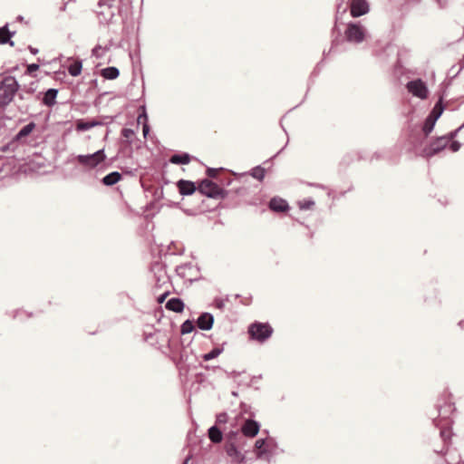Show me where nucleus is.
<instances>
[{
  "label": "nucleus",
  "instance_id": "obj_1",
  "mask_svg": "<svg viewBox=\"0 0 464 464\" xmlns=\"http://www.w3.org/2000/svg\"><path fill=\"white\" fill-rule=\"evenodd\" d=\"M331 34V47L328 51L324 50L323 52L324 59L332 53L341 52V50H339V46L343 44L344 42L356 44H362L366 40L368 36V31L361 22L350 21L346 24L343 35L342 30L336 24H334Z\"/></svg>",
  "mask_w": 464,
  "mask_h": 464
},
{
  "label": "nucleus",
  "instance_id": "obj_2",
  "mask_svg": "<svg viewBox=\"0 0 464 464\" xmlns=\"http://www.w3.org/2000/svg\"><path fill=\"white\" fill-rule=\"evenodd\" d=\"M435 124L436 122L432 121L427 117L421 126H420L418 123H412L411 121H409L406 127V135L409 141L414 147L421 145L432 132Z\"/></svg>",
  "mask_w": 464,
  "mask_h": 464
},
{
  "label": "nucleus",
  "instance_id": "obj_3",
  "mask_svg": "<svg viewBox=\"0 0 464 464\" xmlns=\"http://www.w3.org/2000/svg\"><path fill=\"white\" fill-rule=\"evenodd\" d=\"M232 190L222 188L217 182L209 179L199 180L198 194L212 199H224L229 197Z\"/></svg>",
  "mask_w": 464,
  "mask_h": 464
},
{
  "label": "nucleus",
  "instance_id": "obj_4",
  "mask_svg": "<svg viewBox=\"0 0 464 464\" xmlns=\"http://www.w3.org/2000/svg\"><path fill=\"white\" fill-rule=\"evenodd\" d=\"M274 329L269 323L255 321L247 327V334L251 340L260 343L266 342L273 334Z\"/></svg>",
  "mask_w": 464,
  "mask_h": 464
},
{
  "label": "nucleus",
  "instance_id": "obj_5",
  "mask_svg": "<svg viewBox=\"0 0 464 464\" xmlns=\"http://www.w3.org/2000/svg\"><path fill=\"white\" fill-rule=\"evenodd\" d=\"M19 85L14 77H5L0 82V108L7 106L14 99Z\"/></svg>",
  "mask_w": 464,
  "mask_h": 464
},
{
  "label": "nucleus",
  "instance_id": "obj_6",
  "mask_svg": "<svg viewBox=\"0 0 464 464\" xmlns=\"http://www.w3.org/2000/svg\"><path fill=\"white\" fill-rule=\"evenodd\" d=\"M435 409L438 412V417L441 420H448L450 414L456 410L454 403L451 401L450 394L446 392H443L438 399Z\"/></svg>",
  "mask_w": 464,
  "mask_h": 464
},
{
  "label": "nucleus",
  "instance_id": "obj_7",
  "mask_svg": "<svg viewBox=\"0 0 464 464\" xmlns=\"http://www.w3.org/2000/svg\"><path fill=\"white\" fill-rule=\"evenodd\" d=\"M176 276L189 284L199 279V269L192 263L176 266Z\"/></svg>",
  "mask_w": 464,
  "mask_h": 464
},
{
  "label": "nucleus",
  "instance_id": "obj_8",
  "mask_svg": "<svg viewBox=\"0 0 464 464\" xmlns=\"http://www.w3.org/2000/svg\"><path fill=\"white\" fill-rule=\"evenodd\" d=\"M406 88L412 96L425 100L429 96L427 83L420 78L411 80L407 82Z\"/></svg>",
  "mask_w": 464,
  "mask_h": 464
},
{
  "label": "nucleus",
  "instance_id": "obj_9",
  "mask_svg": "<svg viewBox=\"0 0 464 464\" xmlns=\"http://www.w3.org/2000/svg\"><path fill=\"white\" fill-rule=\"evenodd\" d=\"M447 146L448 140H446V137H438L423 148L422 156L425 158H431L439 152L444 150Z\"/></svg>",
  "mask_w": 464,
  "mask_h": 464
},
{
  "label": "nucleus",
  "instance_id": "obj_10",
  "mask_svg": "<svg viewBox=\"0 0 464 464\" xmlns=\"http://www.w3.org/2000/svg\"><path fill=\"white\" fill-rule=\"evenodd\" d=\"M106 156L103 150H100L93 154L90 155H79L76 160L83 166L89 168H94L105 160Z\"/></svg>",
  "mask_w": 464,
  "mask_h": 464
},
{
  "label": "nucleus",
  "instance_id": "obj_11",
  "mask_svg": "<svg viewBox=\"0 0 464 464\" xmlns=\"http://www.w3.org/2000/svg\"><path fill=\"white\" fill-rule=\"evenodd\" d=\"M260 427L259 421L254 420V418H246L241 425L240 431L244 438H255L258 434Z\"/></svg>",
  "mask_w": 464,
  "mask_h": 464
},
{
  "label": "nucleus",
  "instance_id": "obj_12",
  "mask_svg": "<svg viewBox=\"0 0 464 464\" xmlns=\"http://www.w3.org/2000/svg\"><path fill=\"white\" fill-rule=\"evenodd\" d=\"M176 187L181 196H191L196 192L198 193L199 180L198 182L180 179L176 182Z\"/></svg>",
  "mask_w": 464,
  "mask_h": 464
},
{
  "label": "nucleus",
  "instance_id": "obj_13",
  "mask_svg": "<svg viewBox=\"0 0 464 464\" xmlns=\"http://www.w3.org/2000/svg\"><path fill=\"white\" fill-rule=\"evenodd\" d=\"M349 10L351 16L357 18L369 13L370 5L367 0H351Z\"/></svg>",
  "mask_w": 464,
  "mask_h": 464
},
{
  "label": "nucleus",
  "instance_id": "obj_14",
  "mask_svg": "<svg viewBox=\"0 0 464 464\" xmlns=\"http://www.w3.org/2000/svg\"><path fill=\"white\" fill-rule=\"evenodd\" d=\"M240 445H234L231 443H225V450L229 458H231L233 462L237 464H242L246 462V455L242 453L238 447Z\"/></svg>",
  "mask_w": 464,
  "mask_h": 464
},
{
  "label": "nucleus",
  "instance_id": "obj_15",
  "mask_svg": "<svg viewBox=\"0 0 464 464\" xmlns=\"http://www.w3.org/2000/svg\"><path fill=\"white\" fill-rule=\"evenodd\" d=\"M274 442V439L260 438L255 442L256 455L258 459L270 454V443Z\"/></svg>",
  "mask_w": 464,
  "mask_h": 464
},
{
  "label": "nucleus",
  "instance_id": "obj_16",
  "mask_svg": "<svg viewBox=\"0 0 464 464\" xmlns=\"http://www.w3.org/2000/svg\"><path fill=\"white\" fill-rule=\"evenodd\" d=\"M268 208L276 213L286 212L290 208L288 202L278 196H275L270 198Z\"/></svg>",
  "mask_w": 464,
  "mask_h": 464
},
{
  "label": "nucleus",
  "instance_id": "obj_17",
  "mask_svg": "<svg viewBox=\"0 0 464 464\" xmlns=\"http://www.w3.org/2000/svg\"><path fill=\"white\" fill-rule=\"evenodd\" d=\"M214 315L211 313L204 312L197 319V325L202 331H209L214 325Z\"/></svg>",
  "mask_w": 464,
  "mask_h": 464
},
{
  "label": "nucleus",
  "instance_id": "obj_18",
  "mask_svg": "<svg viewBox=\"0 0 464 464\" xmlns=\"http://www.w3.org/2000/svg\"><path fill=\"white\" fill-rule=\"evenodd\" d=\"M444 110L445 105L443 104L442 98H440L438 102L435 103L432 110L427 115V118L434 122H437V121L440 118L441 114L443 113Z\"/></svg>",
  "mask_w": 464,
  "mask_h": 464
},
{
  "label": "nucleus",
  "instance_id": "obj_19",
  "mask_svg": "<svg viewBox=\"0 0 464 464\" xmlns=\"http://www.w3.org/2000/svg\"><path fill=\"white\" fill-rule=\"evenodd\" d=\"M444 110L445 105L443 104L442 98H440L438 102L435 103L432 110L427 115V118L434 122H437V121L440 118L441 114L443 113Z\"/></svg>",
  "mask_w": 464,
  "mask_h": 464
},
{
  "label": "nucleus",
  "instance_id": "obj_20",
  "mask_svg": "<svg viewBox=\"0 0 464 464\" xmlns=\"http://www.w3.org/2000/svg\"><path fill=\"white\" fill-rule=\"evenodd\" d=\"M208 437L214 444H218L223 440V430L218 425H212L208 430Z\"/></svg>",
  "mask_w": 464,
  "mask_h": 464
},
{
  "label": "nucleus",
  "instance_id": "obj_21",
  "mask_svg": "<svg viewBox=\"0 0 464 464\" xmlns=\"http://www.w3.org/2000/svg\"><path fill=\"white\" fill-rule=\"evenodd\" d=\"M244 437L239 433V430H230L226 435V443L234 445H243Z\"/></svg>",
  "mask_w": 464,
  "mask_h": 464
},
{
  "label": "nucleus",
  "instance_id": "obj_22",
  "mask_svg": "<svg viewBox=\"0 0 464 464\" xmlns=\"http://www.w3.org/2000/svg\"><path fill=\"white\" fill-rule=\"evenodd\" d=\"M121 179V173H119L117 171H113V172L106 175L102 179V183L106 186H112V185L118 183Z\"/></svg>",
  "mask_w": 464,
  "mask_h": 464
},
{
  "label": "nucleus",
  "instance_id": "obj_23",
  "mask_svg": "<svg viewBox=\"0 0 464 464\" xmlns=\"http://www.w3.org/2000/svg\"><path fill=\"white\" fill-rule=\"evenodd\" d=\"M193 157L184 151H176V165H187L188 164Z\"/></svg>",
  "mask_w": 464,
  "mask_h": 464
},
{
  "label": "nucleus",
  "instance_id": "obj_24",
  "mask_svg": "<svg viewBox=\"0 0 464 464\" xmlns=\"http://www.w3.org/2000/svg\"><path fill=\"white\" fill-rule=\"evenodd\" d=\"M248 174L258 181H262L266 177V169L261 165H257L251 169Z\"/></svg>",
  "mask_w": 464,
  "mask_h": 464
},
{
  "label": "nucleus",
  "instance_id": "obj_25",
  "mask_svg": "<svg viewBox=\"0 0 464 464\" xmlns=\"http://www.w3.org/2000/svg\"><path fill=\"white\" fill-rule=\"evenodd\" d=\"M224 349L223 347H214L209 352L202 354V360L204 362H208L210 360H213L219 356L223 353Z\"/></svg>",
  "mask_w": 464,
  "mask_h": 464
},
{
  "label": "nucleus",
  "instance_id": "obj_26",
  "mask_svg": "<svg viewBox=\"0 0 464 464\" xmlns=\"http://www.w3.org/2000/svg\"><path fill=\"white\" fill-rule=\"evenodd\" d=\"M120 74L119 70L116 67H107L102 70L101 75L108 80H114Z\"/></svg>",
  "mask_w": 464,
  "mask_h": 464
},
{
  "label": "nucleus",
  "instance_id": "obj_27",
  "mask_svg": "<svg viewBox=\"0 0 464 464\" xmlns=\"http://www.w3.org/2000/svg\"><path fill=\"white\" fill-rule=\"evenodd\" d=\"M57 90L55 89H49L44 97V103L47 106H53L55 103V99L57 96Z\"/></svg>",
  "mask_w": 464,
  "mask_h": 464
},
{
  "label": "nucleus",
  "instance_id": "obj_28",
  "mask_svg": "<svg viewBox=\"0 0 464 464\" xmlns=\"http://www.w3.org/2000/svg\"><path fill=\"white\" fill-rule=\"evenodd\" d=\"M349 8V4L344 5L342 3H336V13L334 17V24L338 25L339 23H342V16L346 13Z\"/></svg>",
  "mask_w": 464,
  "mask_h": 464
},
{
  "label": "nucleus",
  "instance_id": "obj_29",
  "mask_svg": "<svg viewBox=\"0 0 464 464\" xmlns=\"http://www.w3.org/2000/svg\"><path fill=\"white\" fill-rule=\"evenodd\" d=\"M195 330V322L193 319H187L180 326L181 335L190 334Z\"/></svg>",
  "mask_w": 464,
  "mask_h": 464
},
{
  "label": "nucleus",
  "instance_id": "obj_30",
  "mask_svg": "<svg viewBox=\"0 0 464 464\" xmlns=\"http://www.w3.org/2000/svg\"><path fill=\"white\" fill-rule=\"evenodd\" d=\"M11 36L12 34L6 25L0 28V44L10 43L11 45H14V43L10 41Z\"/></svg>",
  "mask_w": 464,
  "mask_h": 464
},
{
  "label": "nucleus",
  "instance_id": "obj_31",
  "mask_svg": "<svg viewBox=\"0 0 464 464\" xmlns=\"http://www.w3.org/2000/svg\"><path fill=\"white\" fill-rule=\"evenodd\" d=\"M35 128V124L34 122H30L29 124L23 127L16 135L17 140H21L26 136H28Z\"/></svg>",
  "mask_w": 464,
  "mask_h": 464
},
{
  "label": "nucleus",
  "instance_id": "obj_32",
  "mask_svg": "<svg viewBox=\"0 0 464 464\" xmlns=\"http://www.w3.org/2000/svg\"><path fill=\"white\" fill-rule=\"evenodd\" d=\"M68 72L72 76H78L82 72V63L75 61L68 67Z\"/></svg>",
  "mask_w": 464,
  "mask_h": 464
},
{
  "label": "nucleus",
  "instance_id": "obj_33",
  "mask_svg": "<svg viewBox=\"0 0 464 464\" xmlns=\"http://www.w3.org/2000/svg\"><path fill=\"white\" fill-rule=\"evenodd\" d=\"M314 200L311 198H304L298 202V206L301 210L310 209L313 206H314Z\"/></svg>",
  "mask_w": 464,
  "mask_h": 464
},
{
  "label": "nucleus",
  "instance_id": "obj_34",
  "mask_svg": "<svg viewBox=\"0 0 464 464\" xmlns=\"http://www.w3.org/2000/svg\"><path fill=\"white\" fill-rule=\"evenodd\" d=\"M228 415L227 412L222 411L216 415V421L214 425L226 424L228 422Z\"/></svg>",
  "mask_w": 464,
  "mask_h": 464
},
{
  "label": "nucleus",
  "instance_id": "obj_35",
  "mask_svg": "<svg viewBox=\"0 0 464 464\" xmlns=\"http://www.w3.org/2000/svg\"><path fill=\"white\" fill-rule=\"evenodd\" d=\"M240 409H241V412L242 413H245V414H248L249 417L248 418H254L255 417V412L252 411V408L250 405L246 404V403H244L242 402L240 404Z\"/></svg>",
  "mask_w": 464,
  "mask_h": 464
},
{
  "label": "nucleus",
  "instance_id": "obj_36",
  "mask_svg": "<svg viewBox=\"0 0 464 464\" xmlns=\"http://www.w3.org/2000/svg\"><path fill=\"white\" fill-rule=\"evenodd\" d=\"M231 190L232 191L229 194V196H232V197H236V196L243 197V196L246 195V193H247V188L245 187H239V188H237L235 189H231Z\"/></svg>",
  "mask_w": 464,
  "mask_h": 464
},
{
  "label": "nucleus",
  "instance_id": "obj_37",
  "mask_svg": "<svg viewBox=\"0 0 464 464\" xmlns=\"http://www.w3.org/2000/svg\"><path fill=\"white\" fill-rule=\"evenodd\" d=\"M464 129V123L462 125H460L458 129L449 132L447 135H445L444 137H446V140L450 141V140H455V137L458 135V133L462 130Z\"/></svg>",
  "mask_w": 464,
  "mask_h": 464
},
{
  "label": "nucleus",
  "instance_id": "obj_38",
  "mask_svg": "<svg viewBox=\"0 0 464 464\" xmlns=\"http://www.w3.org/2000/svg\"><path fill=\"white\" fill-rule=\"evenodd\" d=\"M93 126H94V123H92V122H84V121H80L77 122L76 129L78 130H86L91 129Z\"/></svg>",
  "mask_w": 464,
  "mask_h": 464
},
{
  "label": "nucleus",
  "instance_id": "obj_39",
  "mask_svg": "<svg viewBox=\"0 0 464 464\" xmlns=\"http://www.w3.org/2000/svg\"><path fill=\"white\" fill-rule=\"evenodd\" d=\"M449 149L452 151V152H457L460 150L461 148V143L458 140H450L449 141L448 143V146Z\"/></svg>",
  "mask_w": 464,
  "mask_h": 464
},
{
  "label": "nucleus",
  "instance_id": "obj_40",
  "mask_svg": "<svg viewBox=\"0 0 464 464\" xmlns=\"http://www.w3.org/2000/svg\"><path fill=\"white\" fill-rule=\"evenodd\" d=\"M184 308H185L184 301L179 297H176V314L182 313L184 311Z\"/></svg>",
  "mask_w": 464,
  "mask_h": 464
},
{
  "label": "nucleus",
  "instance_id": "obj_41",
  "mask_svg": "<svg viewBox=\"0 0 464 464\" xmlns=\"http://www.w3.org/2000/svg\"><path fill=\"white\" fill-rule=\"evenodd\" d=\"M206 174H207V178L206 179H217V175H218V169H215V168H208L207 170H206Z\"/></svg>",
  "mask_w": 464,
  "mask_h": 464
},
{
  "label": "nucleus",
  "instance_id": "obj_42",
  "mask_svg": "<svg viewBox=\"0 0 464 464\" xmlns=\"http://www.w3.org/2000/svg\"><path fill=\"white\" fill-rule=\"evenodd\" d=\"M39 70V65L36 63H32L27 65L25 73L28 75H34V72Z\"/></svg>",
  "mask_w": 464,
  "mask_h": 464
},
{
  "label": "nucleus",
  "instance_id": "obj_43",
  "mask_svg": "<svg viewBox=\"0 0 464 464\" xmlns=\"http://www.w3.org/2000/svg\"><path fill=\"white\" fill-rule=\"evenodd\" d=\"M142 118H143L144 121H146V119H147L146 115H143V116L140 115L138 118V123L141 122V119ZM149 130H150V128H149L148 124L146 122H143V135H144V137L147 136Z\"/></svg>",
  "mask_w": 464,
  "mask_h": 464
},
{
  "label": "nucleus",
  "instance_id": "obj_44",
  "mask_svg": "<svg viewBox=\"0 0 464 464\" xmlns=\"http://www.w3.org/2000/svg\"><path fill=\"white\" fill-rule=\"evenodd\" d=\"M176 208H181L187 215L188 216H195L197 214V210L196 209H192V208H183L181 206H180V203L179 202H176Z\"/></svg>",
  "mask_w": 464,
  "mask_h": 464
},
{
  "label": "nucleus",
  "instance_id": "obj_45",
  "mask_svg": "<svg viewBox=\"0 0 464 464\" xmlns=\"http://www.w3.org/2000/svg\"><path fill=\"white\" fill-rule=\"evenodd\" d=\"M104 52V49L102 46H96L92 50V54L96 57H101Z\"/></svg>",
  "mask_w": 464,
  "mask_h": 464
},
{
  "label": "nucleus",
  "instance_id": "obj_46",
  "mask_svg": "<svg viewBox=\"0 0 464 464\" xmlns=\"http://www.w3.org/2000/svg\"><path fill=\"white\" fill-rule=\"evenodd\" d=\"M133 134H134L133 130H131L130 129L122 130V135L127 139H130Z\"/></svg>",
  "mask_w": 464,
  "mask_h": 464
},
{
  "label": "nucleus",
  "instance_id": "obj_47",
  "mask_svg": "<svg viewBox=\"0 0 464 464\" xmlns=\"http://www.w3.org/2000/svg\"><path fill=\"white\" fill-rule=\"evenodd\" d=\"M324 63V59L321 60L315 66V68L314 69L313 72H312V75H314L316 76L318 73H319V71H320V67L321 65L323 64Z\"/></svg>",
  "mask_w": 464,
  "mask_h": 464
},
{
  "label": "nucleus",
  "instance_id": "obj_48",
  "mask_svg": "<svg viewBox=\"0 0 464 464\" xmlns=\"http://www.w3.org/2000/svg\"><path fill=\"white\" fill-rule=\"evenodd\" d=\"M216 307L218 309H223L225 306V302L222 299H216L215 300Z\"/></svg>",
  "mask_w": 464,
  "mask_h": 464
},
{
  "label": "nucleus",
  "instance_id": "obj_49",
  "mask_svg": "<svg viewBox=\"0 0 464 464\" xmlns=\"http://www.w3.org/2000/svg\"><path fill=\"white\" fill-rule=\"evenodd\" d=\"M449 433H450V432H449V430H441L440 431V437L443 439V440H444V441H445L447 439H449V438H450Z\"/></svg>",
  "mask_w": 464,
  "mask_h": 464
},
{
  "label": "nucleus",
  "instance_id": "obj_50",
  "mask_svg": "<svg viewBox=\"0 0 464 464\" xmlns=\"http://www.w3.org/2000/svg\"><path fill=\"white\" fill-rule=\"evenodd\" d=\"M166 307L170 311H174V298L168 300Z\"/></svg>",
  "mask_w": 464,
  "mask_h": 464
},
{
  "label": "nucleus",
  "instance_id": "obj_51",
  "mask_svg": "<svg viewBox=\"0 0 464 464\" xmlns=\"http://www.w3.org/2000/svg\"><path fill=\"white\" fill-rule=\"evenodd\" d=\"M464 68V58L460 61L459 67L456 70V72L453 75V78L457 77L460 71Z\"/></svg>",
  "mask_w": 464,
  "mask_h": 464
},
{
  "label": "nucleus",
  "instance_id": "obj_52",
  "mask_svg": "<svg viewBox=\"0 0 464 464\" xmlns=\"http://www.w3.org/2000/svg\"><path fill=\"white\" fill-rule=\"evenodd\" d=\"M464 68V58L460 61L459 67L456 70V72L453 75V78L457 77L460 71Z\"/></svg>",
  "mask_w": 464,
  "mask_h": 464
},
{
  "label": "nucleus",
  "instance_id": "obj_53",
  "mask_svg": "<svg viewBox=\"0 0 464 464\" xmlns=\"http://www.w3.org/2000/svg\"><path fill=\"white\" fill-rule=\"evenodd\" d=\"M440 8H444L447 5L448 0H434Z\"/></svg>",
  "mask_w": 464,
  "mask_h": 464
},
{
  "label": "nucleus",
  "instance_id": "obj_54",
  "mask_svg": "<svg viewBox=\"0 0 464 464\" xmlns=\"http://www.w3.org/2000/svg\"><path fill=\"white\" fill-rule=\"evenodd\" d=\"M308 185L311 186V187L319 188H322V189L326 188V187L324 185L319 184V183H308Z\"/></svg>",
  "mask_w": 464,
  "mask_h": 464
},
{
  "label": "nucleus",
  "instance_id": "obj_55",
  "mask_svg": "<svg viewBox=\"0 0 464 464\" xmlns=\"http://www.w3.org/2000/svg\"><path fill=\"white\" fill-rule=\"evenodd\" d=\"M169 295V292H165L163 295H161L160 296H159L158 298V302L160 304L163 303V301L165 300V298L167 297V295Z\"/></svg>",
  "mask_w": 464,
  "mask_h": 464
},
{
  "label": "nucleus",
  "instance_id": "obj_56",
  "mask_svg": "<svg viewBox=\"0 0 464 464\" xmlns=\"http://www.w3.org/2000/svg\"><path fill=\"white\" fill-rule=\"evenodd\" d=\"M381 154L379 152H374L373 155L372 156V159L371 160H379L381 159Z\"/></svg>",
  "mask_w": 464,
  "mask_h": 464
},
{
  "label": "nucleus",
  "instance_id": "obj_57",
  "mask_svg": "<svg viewBox=\"0 0 464 464\" xmlns=\"http://www.w3.org/2000/svg\"><path fill=\"white\" fill-rule=\"evenodd\" d=\"M183 253V249H179V246L176 245V252H175V255L178 256V255H182Z\"/></svg>",
  "mask_w": 464,
  "mask_h": 464
},
{
  "label": "nucleus",
  "instance_id": "obj_58",
  "mask_svg": "<svg viewBox=\"0 0 464 464\" xmlns=\"http://www.w3.org/2000/svg\"><path fill=\"white\" fill-rule=\"evenodd\" d=\"M29 51L33 53V54H36L38 53V49L36 48H34L32 46H29Z\"/></svg>",
  "mask_w": 464,
  "mask_h": 464
},
{
  "label": "nucleus",
  "instance_id": "obj_59",
  "mask_svg": "<svg viewBox=\"0 0 464 464\" xmlns=\"http://www.w3.org/2000/svg\"><path fill=\"white\" fill-rule=\"evenodd\" d=\"M394 66H395V69H399V68L401 67V63L400 58L397 59L396 63H395Z\"/></svg>",
  "mask_w": 464,
  "mask_h": 464
},
{
  "label": "nucleus",
  "instance_id": "obj_60",
  "mask_svg": "<svg viewBox=\"0 0 464 464\" xmlns=\"http://www.w3.org/2000/svg\"><path fill=\"white\" fill-rule=\"evenodd\" d=\"M284 150V148H282L276 154H275L273 157H271L269 160H267L266 162H268L269 160H274L275 158H276V156Z\"/></svg>",
  "mask_w": 464,
  "mask_h": 464
},
{
  "label": "nucleus",
  "instance_id": "obj_61",
  "mask_svg": "<svg viewBox=\"0 0 464 464\" xmlns=\"http://www.w3.org/2000/svg\"><path fill=\"white\" fill-rule=\"evenodd\" d=\"M240 374V372H237V371H233L231 373H230V377H236V376H238Z\"/></svg>",
  "mask_w": 464,
  "mask_h": 464
},
{
  "label": "nucleus",
  "instance_id": "obj_62",
  "mask_svg": "<svg viewBox=\"0 0 464 464\" xmlns=\"http://www.w3.org/2000/svg\"><path fill=\"white\" fill-rule=\"evenodd\" d=\"M432 422H433V424H434L436 427H439L440 423H439V420H437V418H432Z\"/></svg>",
  "mask_w": 464,
  "mask_h": 464
},
{
  "label": "nucleus",
  "instance_id": "obj_63",
  "mask_svg": "<svg viewBox=\"0 0 464 464\" xmlns=\"http://www.w3.org/2000/svg\"><path fill=\"white\" fill-rule=\"evenodd\" d=\"M458 325L463 329L464 328V319L463 320H460L459 323H458Z\"/></svg>",
  "mask_w": 464,
  "mask_h": 464
},
{
  "label": "nucleus",
  "instance_id": "obj_64",
  "mask_svg": "<svg viewBox=\"0 0 464 464\" xmlns=\"http://www.w3.org/2000/svg\"><path fill=\"white\" fill-rule=\"evenodd\" d=\"M455 68H456V65H453V66L450 69V73H452V76H453V75H454V73L456 72Z\"/></svg>",
  "mask_w": 464,
  "mask_h": 464
}]
</instances>
